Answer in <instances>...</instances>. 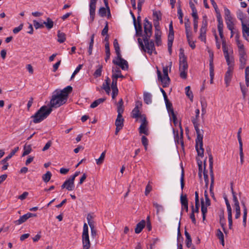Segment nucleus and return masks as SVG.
Masks as SVG:
<instances>
[{
	"label": "nucleus",
	"mask_w": 249,
	"mask_h": 249,
	"mask_svg": "<svg viewBox=\"0 0 249 249\" xmlns=\"http://www.w3.org/2000/svg\"><path fill=\"white\" fill-rule=\"evenodd\" d=\"M136 36H142V40L144 42L145 45L143 44L142 40L141 38H138V43L141 47V49L145 51V49L147 50V52L150 54L153 53H157L154 41L150 40V38L152 34V23L148 20L147 18L144 19V33L142 35V30L141 24H134Z\"/></svg>",
	"instance_id": "f257e3e1"
},
{
	"label": "nucleus",
	"mask_w": 249,
	"mask_h": 249,
	"mask_svg": "<svg viewBox=\"0 0 249 249\" xmlns=\"http://www.w3.org/2000/svg\"><path fill=\"white\" fill-rule=\"evenodd\" d=\"M198 124H195L194 126L196 131L197 138L196 140V148L197 152V155L200 157H203L204 155V149L203 148V130H200L198 127Z\"/></svg>",
	"instance_id": "f03ea898"
},
{
	"label": "nucleus",
	"mask_w": 249,
	"mask_h": 249,
	"mask_svg": "<svg viewBox=\"0 0 249 249\" xmlns=\"http://www.w3.org/2000/svg\"><path fill=\"white\" fill-rule=\"evenodd\" d=\"M52 111L51 107L48 108L46 106H42L31 117L33 119V122L35 124L40 123L49 115Z\"/></svg>",
	"instance_id": "7ed1b4c3"
},
{
	"label": "nucleus",
	"mask_w": 249,
	"mask_h": 249,
	"mask_svg": "<svg viewBox=\"0 0 249 249\" xmlns=\"http://www.w3.org/2000/svg\"><path fill=\"white\" fill-rule=\"evenodd\" d=\"M52 111L51 107L48 108L46 106H42L31 117L33 119V122L35 124L40 123L49 115Z\"/></svg>",
	"instance_id": "20e7f679"
},
{
	"label": "nucleus",
	"mask_w": 249,
	"mask_h": 249,
	"mask_svg": "<svg viewBox=\"0 0 249 249\" xmlns=\"http://www.w3.org/2000/svg\"><path fill=\"white\" fill-rule=\"evenodd\" d=\"M52 111L51 107L48 108L46 106H42L31 117L33 119V122L35 124L40 123L49 115Z\"/></svg>",
	"instance_id": "39448f33"
},
{
	"label": "nucleus",
	"mask_w": 249,
	"mask_h": 249,
	"mask_svg": "<svg viewBox=\"0 0 249 249\" xmlns=\"http://www.w3.org/2000/svg\"><path fill=\"white\" fill-rule=\"evenodd\" d=\"M67 100L60 94L59 92L55 90L52 95L50 101L51 108L58 107L66 102Z\"/></svg>",
	"instance_id": "423d86ee"
},
{
	"label": "nucleus",
	"mask_w": 249,
	"mask_h": 249,
	"mask_svg": "<svg viewBox=\"0 0 249 249\" xmlns=\"http://www.w3.org/2000/svg\"><path fill=\"white\" fill-rule=\"evenodd\" d=\"M83 249H89L90 247V243L89 239L88 226L84 223L83 231L82 235Z\"/></svg>",
	"instance_id": "0eeeda50"
},
{
	"label": "nucleus",
	"mask_w": 249,
	"mask_h": 249,
	"mask_svg": "<svg viewBox=\"0 0 249 249\" xmlns=\"http://www.w3.org/2000/svg\"><path fill=\"white\" fill-rule=\"evenodd\" d=\"M179 71L180 72V77L182 79H185L187 76V70L188 65L187 60L184 58L181 61H179Z\"/></svg>",
	"instance_id": "6e6552de"
},
{
	"label": "nucleus",
	"mask_w": 249,
	"mask_h": 249,
	"mask_svg": "<svg viewBox=\"0 0 249 249\" xmlns=\"http://www.w3.org/2000/svg\"><path fill=\"white\" fill-rule=\"evenodd\" d=\"M112 87H117V79L118 78H124V76L121 74V71L118 68H113L112 70Z\"/></svg>",
	"instance_id": "1a4fd4ad"
},
{
	"label": "nucleus",
	"mask_w": 249,
	"mask_h": 249,
	"mask_svg": "<svg viewBox=\"0 0 249 249\" xmlns=\"http://www.w3.org/2000/svg\"><path fill=\"white\" fill-rule=\"evenodd\" d=\"M112 63L119 66L123 70H127L128 69V64L126 60H124L122 57V55H120V57H116V59H114L112 61Z\"/></svg>",
	"instance_id": "9d476101"
},
{
	"label": "nucleus",
	"mask_w": 249,
	"mask_h": 249,
	"mask_svg": "<svg viewBox=\"0 0 249 249\" xmlns=\"http://www.w3.org/2000/svg\"><path fill=\"white\" fill-rule=\"evenodd\" d=\"M142 103L140 102H137L136 103L135 107L132 110L131 112V117L133 118L138 119L139 118H141L142 120L143 118V117L145 116L143 114H141L140 112L139 107L142 106Z\"/></svg>",
	"instance_id": "9b49d317"
},
{
	"label": "nucleus",
	"mask_w": 249,
	"mask_h": 249,
	"mask_svg": "<svg viewBox=\"0 0 249 249\" xmlns=\"http://www.w3.org/2000/svg\"><path fill=\"white\" fill-rule=\"evenodd\" d=\"M97 0H90L89 3V15H90V19L91 21H93L95 15V9H96V4Z\"/></svg>",
	"instance_id": "f8f14e48"
},
{
	"label": "nucleus",
	"mask_w": 249,
	"mask_h": 249,
	"mask_svg": "<svg viewBox=\"0 0 249 249\" xmlns=\"http://www.w3.org/2000/svg\"><path fill=\"white\" fill-rule=\"evenodd\" d=\"M158 78L159 80L162 82V87L163 88L167 87L170 83V79L169 76H162L161 72L159 70H157Z\"/></svg>",
	"instance_id": "ddd939ff"
},
{
	"label": "nucleus",
	"mask_w": 249,
	"mask_h": 249,
	"mask_svg": "<svg viewBox=\"0 0 249 249\" xmlns=\"http://www.w3.org/2000/svg\"><path fill=\"white\" fill-rule=\"evenodd\" d=\"M147 124V122L146 120V117L145 116H144L142 120V123L139 127V132L140 134H144L146 135H148L147 130L146 129Z\"/></svg>",
	"instance_id": "4468645a"
},
{
	"label": "nucleus",
	"mask_w": 249,
	"mask_h": 249,
	"mask_svg": "<svg viewBox=\"0 0 249 249\" xmlns=\"http://www.w3.org/2000/svg\"><path fill=\"white\" fill-rule=\"evenodd\" d=\"M72 87L71 86H68L58 92L59 94H60L66 100H67L68 95L72 91Z\"/></svg>",
	"instance_id": "2eb2a0df"
},
{
	"label": "nucleus",
	"mask_w": 249,
	"mask_h": 249,
	"mask_svg": "<svg viewBox=\"0 0 249 249\" xmlns=\"http://www.w3.org/2000/svg\"><path fill=\"white\" fill-rule=\"evenodd\" d=\"M232 70L230 68H229L228 71L225 73L224 78L226 87H228L229 86L230 83L231 81L232 77Z\"/></svg>",
	"instance_id": "dca6fc26"
},
{
	"label": "nucleus",
	"mask_w": 249,
	"mask_h": 249,
	"mask_svg": "<svg viewBox=\"0 0 249 249\" xmlns=\"http://www.w3.org/2000/svg\"><path fill=\"white\" fill-rule=\"evenodd\" d=\"M122 113H123L118 112L117 117L115 121V125L117 127L119 126L123 128L124 126V120L123 118V116L122 115Z\"/></svg>",
	"instance_id": "f3484780"
},
{
	"label": "nucleus",
	"mask_w": 249,
	"mask_h": 249,
	"mask_svg": "<svg viewBox=\"0 0 249 249\" xmlns=\"http://www.w3.org/2000/svg\"><path fill=\"white\" fill-rule=\"evenodd\" d=\"M207 18L206 16L203 17V20L202 22V25L200 30V33L201 34H206L207 31Z\"/></svg>",
	"instance_id": "a211bd4d"
},
{
	"label": "nucleus",
	"mask_w": 249,
	"mask_h": 249,
	"mask_svg": "<svg viewBox=\"0 0 249 249\" xmlns=\"http://www.w3.org/2000/svg\"><path fill=\"white\" fill-rule=\"evenodd\" d=\"M145 226V221L144 220H141L139 223L136 225V227L135 229V232L136 233H140L142 229Z\"/></svg>",
	"instance_id": "6ab92c4d"
},
{
	"label": "nucleus",
	"mask_w": 249,
	"mask_h": 249,
	"mask_svg": "<svg viewBox=\"0 0 249 249\" xmlns=\"http://www.w3.org/2000/svg\"><path fill=\"white\" fill-rule=\"evenodd\" d=\"M206 152L208 153L209 156V168H210V173L211 171L213 172V157L211 152L210 148L207 147L206 148Z\"/></svg>",
	"instance_id": "aec40b11"
},
{
	"label": "nucleus",
	"mask_w": 249,
	"mask_h": 249,
	"mask_svg": "<svg viewBox=\"0 0 249 249\" xmlns=\"http://www.w3.org/2000/svg\"><path fill=\"white\" fill-rule=\"evenodd\" d=\"M207 207L205 204L203 199H201V210L202 214L203 221H204L206 219V215L207 213Z\"/></svg>",
	"instance_id": "412c9836"
},
{
	"label": "nucleus",
	"mask_w": 249,
	"mask_h": 249,
	"mask_svg": "<svg viewBox=\"0 0 249 249\" xmlns=\"http://www.w3.org/2000/svg\"><path fill=\"white\" fill-rule=\"evenodd\" d=\"M18 147H15L14 149L12 150V151L8 156H7L6 158L1 160V163H5L6 161H7L15 154V153L18 150Z\"/></svg>",
	"instance_id": "4be33fe9"
},
{
	"label": "nucleus",
	"mask_w": 249,
	"mask_h": 249,
	"mask_svg": "<svg viewBox=\"0 0 249 249\" xmlns=\"http://www.w3.org/2000/svg\"><path fill=\"white\" fill-rule=\"evenodd\" d=\"M74 180L71 178H70L69 179L66 180L67 182V189L69 191H72L74 188Z\"/></svg>",
	"instance_id": "5701e85b"
},
{
	"label": "nucleus",
	"mask_w": 249,
	"mask_h": 249,
	"mask_svg": "<svg viewBox=\"0 0 249 249\" xmlns=\"http://www.w3.org/2000/svg\"><path fill=\"white\" fill-rule=\"evenodd\" d=\"M210 177H211V185H210V193H211V196L213 198V199H215V198L214 196V193L212 190L213 188V183H214V179L213 172L211 171V173H210Z\"/></svg>",
	"instance_id": "b1692460"
},
{
	"label": "nucleus",
	"mask_w": 249,
	"mask_h": 249,
	"mask_svg": "<svg viewBox=\"0 0 249 249\" xmlns=\"http://www.w3.org/2000/svg\"><path fill=\"white\" fill-rule=\"evenodd\" d=\"M206 159L204 161L203 176L204 181L205 182V187L207 188L209 184V177L207 174V171H206Z\"/></svg>",
	"instance_id": "393cba45"
},
{
	"label": "nucleus",
	"mask_w": 249,
	"mask_h": 249,
	"mask_svg": "<svg viewBox=\"0 0 249 249\" xmlns=\"http://www.w3.org/2000/svg\"><path fill=\"white\" fill-rule=\"evenodd\" d=\"M113 46L115 51V53L117 54V56L118 57H120L121 54V51H120V46L118 43V40L117 39H115L113 41Z\"/></svg>",
	"instance_id": "a878e982"
},
{
	"label": "nucleus",
	"mask_w": 249,
	"mask_h": 249,
	"mask_svg": "<svg viewBox=\"0 0 249 249\" xmlns=\"http://www.w3.org/2000/svg\"><path fill=\"white\" fill-rule=\"evenodd\" d=\"M143 100L146 104H150L152 103V95L148 92H144L143 94Z\"/></svg>",
	"instance_id": "bb28decb"
},
{
	"label": "nucleus",
	"mask_w": 249,
	"mask_h": 249,
	"mask_svg": "<svg viewBox=\"0 0 249 249\" xmlns=\"http://www.w3.org/2000/svg\"><path fill=\"white\" fill-rule=\"evenodd\" d=\"M155 42L157 46H160L161 44V36L160 31H156L155 33Z\"/></svg>",
	"instance_id": "cd10ccee"
},
{
	"label": "nucleus",
	"mask_w": 249,
	"mask_h": 249,
	"mask_svg": "<svg viewBox=\"0 0 249 249\" xmlns=\"http://www.w3.org/2000/svg\"><path fill=\"white\" fill-rule=\"evenodd\" d=\"M242 205L243 206V226L244 227H246V221H247V208L245 205V204L244 202H242Z\"/></svg>",
	"instance_id": "c85d7f7f"
},
{
	"label": "nucleus",
	"mask_w": 249,
	"mask_h": 249,
	"mask_svg": "<svg viewBox=\"0 0 249 249\" xmlns=\"http://www.w3.org/2000/svg\"><path fill=\"white\" fill-rule=\"evenodd\" d=\"M28 219H29L27 214H25L23 215L20 217V218L15 221V223L16 225H20L22 223L25 222Z\"/></svg>",
	"instance_id": "c756f323"
},
{
	"label": "nucleus",
	"mask_w": 249,
	"mask_h": 249,
	"mask_svg": "<svg viewBox=\"0 0 249 249\" xmlns=\"http://www.w3.org/2000/svg\"><path fill=\"white\" fill-rule=\"evenodd\" d=\"M106 100V98H99L95 100L90 106L91 108H95L100 104L103 103Z\"/></svg>",
	"instance_id": "7c9ffc66"
},
{
	"label": "nucleus",
	"mask_w": 249,
	"mask_h": 249,
	"mask_svg": "<svg viewBox=\"0 0 249 249\" xmlns=\"http://www.w3.org/2000/svg\"><path fill=\"white\" fill-rule=\"evenodd\" d=\"M153 206L156 209V213L157 215L159 214L160 212H163L164 208L162 205L158 204L156 202H153Z\"/></svg>",
	"instance_id": "2f4dec72"
},
{
	"label": "nucleus",
	"mask_w": 249,
	"mask_h": 249,
	"mask_svg": "<svg viewBox=\"0 0 249 249\" xmlns=\"http://www.w3.org/2000/svg\"><path fill=\"white\" fill-rule=\"evenodd\" d=\"M57 37V41L60 43H63L66 40V35L60 31H58Z\"/></svg>",
	"instance_id": "473e14b6"
},
{
	"label": "nucleus",
	"mask_w": 249,
	"mask_h": 249,
	"mask_svg": "<svg viewBox=\"0 0 249 249\" xmlns=\"http://www.w3.org/2000/svg\"><path fill=\"white\" fill-rule=\"evenodd\" d=\"M103 66L99 64L97 67V69L93 73V76L95 78L99 77L101 76Z\"/></svg>",
	"instance_id": "72a5a7b5"
},
{
	"label": "nucleus",
	"mask_w": 249,
	"mask_h": 249,
	"mask_svg": "<svg viewBox=\"0 0 249 249\" xmlns=\"http://www.w3.org/2000/svg\"><path fill=\"white\" fill-rule=\"evenodd\" d=\"M43 24L45 25L46 28L50 30L53 27V21L49 18H48L46 21L43 22Z\"/></svg>",
	"instance_id": "f704fd0d"
},
{
	"label": "nucleus",
	"mask_w": 249,
	"mask_h": 249,
	"mask_svg": "<svg viewBox=\"0 0 249 249\" xmlns=\"http://www.w3.org/2000/svg\"><path fill=\"white\" fill-rule=\"evenodd\" d=\"M185 235L186 238V245L187 247L190 248L192 245V239L190 234L186 231H185Z\"/></svg>",
	"instance_id": "c9c22d12"
},
{
	"label": "nucleus",
	"mask_w": 249,
	"mask_h": 249,
	"mask_svg": "<svg viewBox=\"0 0 249 249\" xmlns=\"http://www.w3.org/2000/svg\"><path fill=\"white\" fill-rule=\"evenodd\" d=\"M169 35L168 36V38H174V32L173 30V22L172 21H171L170 23L169 26Z\"/></svg>",
	"instance_id": "e433bc0d"
},
{
	"label": "nucleus",
	"mask_w": 249,
	"mask_h": 249,
	"mask_svg": "<svg viewBox=\"0 0 249 249\" xmlns=\"http://www.w3.org/2000/svg\"><path fill=\"white\" fill-rule=\"evenodd\" d=\"M178 18L179 19V22L180 24L183 23V13L182 12V10L181 8V5L180 4H178Z\"/></svg>",
	"instance_id": "4c0bfd02"
},
{
	"label": "nucleus",
	"mask_w": 249,
	"mask_h": 249,
	"mask_svg": "<svg viewBox=\"0 0 249 249\" xmlns=\"http://www.w3.org/2000/svg\"><path fill=\"white\" fill-rule=\"evenodd\" d=\"M124 102L121 98L117 104V112L123 113L124 109L123 107Z\"/></svg>",
	"instance_id": "58836bf2"
},
{
	"label": "nucleus",
	"mask_w": 249,
	"mask_h": 249,
	"mask_svg": "<svg viewBox=\"0 0 249 249\" xmlns=\"http://www.w3.org/2000/svg\"><path fill=\"white\" fill-rule=\"evenodd\" d=\"M106 152V151L102 152L99 158L96 160V162L97 165H101L103 163L105 158Z\"/></svg>",
	"instance_id": "ea45409f"
},
{
	"label": "nucleus",
	"mask_w": 249,
	"mask_h": 249,
	"mask_svg": "<svg viewBox=\"0 0 249 249\" xmlns=\"http://www.w3.org/2000/svg\"><path fill=\"white\" fill-rule=\"evenodd\" d=\"M32 151V147L31 145H25L24 147V151L22 153V156H25L28 155Z\"/></svg>",
	"instance_id": "a19ab883"
},
{
	"label": "nucleus",
	"mask_w": 249,
	"mask_h": 249,
	"mask_svg": "<svg viewBox=\"0 0 249 249\" xmlns=\"http://www.w3.org/2000/svg\"><path fill=\"white\" fill-rule=\"evenodd\" d=\"M52 173L50 171H47L46 173L43 175L42 179L45 182H48L51 178Z\"/></svg>",
	"instance_id": "79ce46f5"
},
{
	"label": "nucleus",
	"mask_w": 249,
	"mask_h": 249,
	"mask_svg": "<svg viewBox=\"0 0 249 249\" xmlns=\"http://www.w3.org/2000/svg\"><path fill=\"white\" fill-rule=\"evenodd\" d=\"M247 60V57H239L240 69H243L245 68V65H246Z\"/></svg>",
	"instance_id": "37998d69"
},
{
	"label": "nucleus",
	"mask_w": 249,
	"mask_h": 249,
	"mask_svg": "<svg viewBox=\"0 0 249 249\" xmlns=\"http://www.w3.org/2000/svg\"><path fill=\"white\" fill-rule=\"evenodd\" d=\"M228 29L231 31V32H233V30H234V24L232 20L226 21Z\"/></svg>",
	"instance_id": "c03bdc74"
},
{
	"label": "nucleus",
	"mask_w": 249,
	"mask_h": 249,
	"mask_svg": "<svg viewBox=\"0 0 249 249\" xmlns=\"http://www.w3.org/2000/svg\"><path fill=\"white\" fill-rule=\"evenodd\" d=\"M243 36L246 38L245 33L247 34V36H249V27H248L245 23L242 25Z\"/></svg>",
	"instance_id": "a18cd8bd"
},
{
	"label": "nucleus",
	"mask_w": 249,
	"mask_h": 249,
	"mask_svg": "<svg viewBox=\"0 0 249 249\" xmlns=\"http://www.w3.org/2000/svg\"><path fill=\"white\" fill-rule=\"evenodd\" d=\"M166 107L168 112L171 111L172 110H174L172 107V104L169 101L168 99L165 100Z\"/></svg>",
	"instance_id": "49530a36"
},
{
	"label": "nucleus",
	"mask_w": 249,
	"mask_h": 249,
	"mask_svg": "<svg viewBox=\"0 0 249 249\" xmlns=\"http://www.w3.org/2000/svg\"><path fill=\"white\" fill-rule=\"evenodd\" d=\"M174 39V38H168V50L170 54H171L172 53V46L173 45Z\"/></svg>",
	"instance_id": "de8ad7c7"
},
{
	"label": "nucleus",
	"mask_w": 249,
	"mask_h": 249,
	"mask_svg": "<svg viewBox=\"0 0 249 249\" xmlns=\"http://www.w3.org/2000/svg\"><path fill=\"white\" fill-rule=\"evenodd\" d=\"M154 18V20H160L161 19V15L160 11H155L153 14Z\"/></svg>",
	"instance_id": "09e8293b"
},
{
	"label": "nucleus",
	"mask_w": 249,
	"mask_h": 249,
	"mask_svg": "<svg viewBox=\"0 0 249 249\" xmlns=\"http://www.w3.org/2000/svg\"><path fill=\"white\" fill-rule=\"evenodd\" d=\"M237 18L241 21L242 25L243 23H244V21H243V18H244V13L240 10H239L237 11Z\"/></svg>",
	"instance_id": "8fccbe9b"
},
{
	"label": "nucleus",
	"mask_w": 249,
	"mask_h": 249,
	"mask_svg": "<svg viewBox=\"0 0 249 249\" xmlns=\"http://www.w3.org/2000/svg\"><path fill=\"white\" fill-rule=\"evenodd\" d=\"M180 202H181L182 206L188 204V199H187L186 195H185V196L181 195V196Z\"/></svg>",
	"instance_id": "3c124183"
},
{
	"label": "nucleus",
	"mask_w": 249,
	"mask_h": 249,
	"mask_svg": "<svg viewBox=\"0 0 249 249\" xmlns=\"http://www.w3.org/2000/svg\"><path fill=\"white\" fill-rule=\"evenodd\" d=\"M220 217V224L221 227H224L225 226V219L224 217V211L222 212V213H221L219 215Z\"/></svg>",
	"instance_id": "603ef678"
},
{
	"label": "nucleus",
	"mask_w": 249,
	"mask_h": 249,
	"mask_svg": "<svg viewBox=\"0 0 249 249\" xmlns=\"http://www.w3.org/2000/svg\"><path fill=\"white\" fill-rule=\"evenodd\" d=\"M204 196L205 199V204L206 206H209L211 205V200L209 198L208 195L206 190L204 192Z\"/></svg>",
	"instance_id": "864d4df0"
},
{
	"label": "nucleus",
	"mask_w": 249,
	"mask_h": 249,
	"mask_svg": "<svg viewBox=\"0 0 249 249\" xmlns=\"http://www.w3.org/2000/svg\"><path fill=\"white\" fill-rule=\"evenodd\" d=\"M107 9L106 8L102 7H101L98 12V14L101 17H105L106 15Z\"/></svg>",
	"instance_id": "5fc2aeb1"
},
{
	"label": "nucleus",
	"mask_w": 249,
	"mask_h": 249,
	"mask_svg": "<svg viewBox=\"0 0 249 249\" xmlns=\"http://www.w3.org/2000/svg\"><path fill=\"white\" fill-rule=\"evenodd\" d=\"M214 67H212L211 66V68H210V83H213V79L214 78Z\"/></svg>",
	"instance_id": "6e6d98bb"
},
{
	"label": "nucleus",
	"mask_w": 249,
	"mask_h": 249,
	"mask_svg": "<svg viewBox=\"0 0 249 249\" xmlns=\"http://www.w3.org/2000/svg\"><path fill=\"white\" fill-rule=\"evenodd\" d=\"M152 187L150 184V182L149 181L147 185L146 186L145 190V195L147 196L149 193L152 191Z\"/></svg>",
	"instance_id": "4d7b16f0"
},
{
	"label": "nucleus",
	"mask_w": 249,
	"mask_h": 249,
	"mask_svg": "<svg viewBox=\"0 0 249 249\" xmlns=\"http://www.w3.org/2000/svg\"><path fill=\"white\" fill-rule=\"evenodd\" d=\"M179 61H181V60H183L184 58L185 59V60H187V57L185 56L184 54V50L182 48H180L179 49Z\"/></svg>",
	"instance_id": "13d9d810"
},
{
	"label": "nucleus",
	"mask_w": 249,
	"mask_h": 249,
	"mask_svg": "<svg viewBox=\"0 0 249 249\" xmlns=\"http://www.w3.org/2000/svg\"><path fill=\"white\" fill-rule=\"evenodd\" d=\"M112 93V98L114 99L116 96L118 94V89L117 87H112L111 88Z\"/></svg>",
	"instance_id": "bf43d9fd"
},
{
	"label": "nucleus",
	"mask_w": 249,
	"mask_h": 249,
	"mask_svg": "<svg viewBox=\"0 0 249 249\" xmlns=\"http://www.w3.org/2000/svg\"><path fill=\"white\" fill-rule=\"evenodd\" d=\"M34 26L36 29H38L39 28H43L44 27L43 23L40 24L38 21H36V20H34L33 21Z\"/></svg>",
	"instance_id": "052dcab7"
},
{
	"label": "nucleus",
	"mask_w": 249,
	"mask_h": 249,
	"mask_svg": "<svg viewBox=\"0 0 249 249\" xmlns=\"http://www.w3.org/2000/svg\"><path fill=\"white\" fill-rule=\"evenodd\" d=\"M239 155L240 158V162L241 164L243 163L244 162V153L243 150V146H239Z\"/></svg>",
	"instance_id": "680f3d73"
},
{
	"label": "nucleus",
	"mask_w": 249,
	"mask_h": 249,
	"mask_svg": "<svg viewBox=\"0 0 249 249\" xmlns=\"http://www.w3.org/2000/svg\"><path fill=\"white\" fill-rule=\"evenodd\" d=\"M240 85L241 90V92H242V95H243V97L244 99H245L246 97V92L248 90V89L247 88H246L243 85H242L241 84V83H240Z\"/></svg>",
	"instance_id": "e2e57ef3"
},
{
	"label": "nucleus",
	"mask_w": 249,
	"mask_h": 249,
	"mask_svg": "<svg viewBox=\"0 0 249 249\" xmlns=\"http://www.w3.org/2000/svg\"><path fill=\"white\" fill-rule=\"evenodd\" d=\"M185 31L190 30V22L189 18H185Z\"/></svg>",
	"instance_id": "0e129e2a"
},
{
	"label": "nucleus",
	"mask_w": 249,
	"mask_h": 249,
	"mask_svg": "<svg viewBox=\"0 0 249 249\" xmlns=\"http://www.w3.org/2000/svg\"><path fill=\"white\" fill-rule=\"evenodd\" d=\"M148 139H147V138L144 136H142V144L144 145L145 149H147V146L148 145Z\"/></svg>",
	"instance_id": "69168bd1"
},
{
	"label": "nucleus",
	"mask_w": 249,
	"mask_h": 249,
	"mask_svg": "<svg viewBox=\"0 0 249 249\" xmlns=\"http://www.w3.org/2000/svg\"><path fill=\"white\" fill-rule=\"evenodd\" d=\"M108 31V23H107V22H106V24L104 28L103 29V30L102 31V33H101L102 35L103 36H105L106 35H108L107 34Z\"/></svg>",
	"instance_id": "338daca9"
},
{
	"label": "nucleus",
	"mask_w": 249,
	"mask_h": 249,
	"mask_svg": "<svg viewBox=\"0 0 249 249\" xmlns=\"http://www.w3.org/2000/svg\"><path fill=\"white\" fill-rule=\"evenodd\" d=\"M23 26V24H20L18 27L15 28L13 30V32L14 34L18 33L19 31H20L22 29Z\"/></svg>",
	"instance_id": "774afa93"
}]
</instances>
